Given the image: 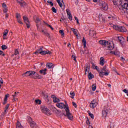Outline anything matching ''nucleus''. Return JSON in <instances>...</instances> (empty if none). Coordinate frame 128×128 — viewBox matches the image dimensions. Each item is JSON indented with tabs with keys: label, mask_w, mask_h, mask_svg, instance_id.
I'll list each match as a JSON object with an SVG mask.
<instances>
[{
	"label": "nucleus",
	"mask_w": 128,
	"mask_h": 128,
	"mask_svg": "<svg viewBox=\"0 0 128 128\" xmlns=\"http://www.w3.org/2000/svg\"><path fill=\"white\" fill-rule=\"evenodd\" d=\"M18 22L19 24H22V21L20 19L18 20Z\"/></svg>",
	"instance_id": "obj_56"
},
{
	"label": "nucleus",
	"mask_w": 128,
	"mask_h": 128,
	"mask_svg": "<svg viewBox=\"0 0 128 128\" xmlns=\"http://www.w3.org/2000/svg\"><path fill=\"white\" fill-rule=\"evenodd\" d=\"M9 107H10V104H8L6 106L5 109H6V110H8Z\"/></svg>",
	"instance_id": "obj_51"
},
{
	"label": "nucleus",
	"mask_w": 128,
	"mask_h": 128,
	"mask_svg": "<svg viewBox=\"0 0 128 128\" xmlns=\"http://www.w3.org/2000/svg\"><path fill=\"white\" fill-rule=\"evenodd\" d=\"M118 40L120 42H122L124 40V38L122 36H118Z\"/></svg>",
	"instance_id": "obj_25"
},
{
	"label": "nucleus",
	"mask_w": 128,
	"mask_h": 128,
	"mask_svg": "<svg viewBox=\"0 0 128 128\" xmlns=\"http://www.w3.org/2000/svg\"><path fill=\"white\" fill-rule=\"evenodd\" d=\"M26 26L28 28H30V23H26Z\"/></svg>",
	"instance_id": "obj_54"
},
{
	"label": "nucleus",
	"mask_w": 128,
	"mask_h": 128,
	"mask_svg": "<svg viewBox=\"0 0 128 128\" xmlns=\"http://www.w3.org/2000/svg\"><path fill=\"white\" fill-rule=\"evenodd\" d=\"M46 100L47 102H50V98H47L46 99Z\"/></svg>",
	"instance_id": "obj_64"
},
{
	"label": "nucleus",
	"mask_w": 128,
	"mask_h": 128,
	"mask_svg": "<svg viewBox=\"0 0 128 128\" xmlns=\"http://www.w3.org/2000/svg\"><path fill=\"white\" fill-rule=\"evenodd\" d=\"M24 18V22H26V24H30V21L28 20V17L24 16L23 17Z\"/></svg>",
	"instance_id": "obj_22"
},
{
	"label": "nucleus",
	"mask_w": 128,
	"mask_h": 128,
	"mask_svg": "<svg viewBox=\"0 0 128 128\" xmlns=\"http://www.w3.org/2000/svg\"><path fill=\"white\" fill-rule=\"evenodd\" d=\"M46 70H48V69L44 68L43 70H40L39 72H40L41 74H43V76H46Z\"/></svg>",
	"instance_id": "obj_14"
},
{
	"label": "nucleus",
	"mask_w": 128,
	"mask_h": 128,
	"mask_svg": "<svg viewBox=\"0 0 128 128\" xmlns=\"http://www.w3.org/2000/svg\"><path fill=\"white\" fill-rule=\"evenodd\" d=\"M51 54L52 52L48 50L42 51V52H41V54H42V56H44V54Z\"/></svg>",
	"instance_id": "obj_16"
},
{
	"label": "nucleus",
	"mask_w": 128,
	"mask_h": 128,
	"mask_svg": "<svg viewBox=\"0 0 128 128\" xmlns=\"http://www.w3.org/2000/svg\"><path fill=\"white\" fill-rule=\"evenodd\" d=\"M45 36H46L50 37V34L48 33L47 32V33H46V34Z\"/></svg>",
	"instance_id": "obj_63"
},
{
	"label": "nucleus",
	"mask_w": 128,
	"mask_h": 128,
	"mask_svg": "<svg viewBox=\"0 0 128 128\" xmlns=\"http://www.w3.org/2000/svg\"><path fill=\"white\" fill-rule=\"evenodd\" d=\"M47 2L48 4H50L51 5V6H54V3H52V2H50V0L47 1Z\"/></svg>",
	"instance_id": "obj_45"
},
{
	"label": "nucleus",
	"mask_w": 128,
	"mask_h": 128,
	"mask_svg": "<svg viewBox=\"0 0 128 128\" xmlns=\"http://www.w3.org/2000/svg\"><path fill=\"white\" fill-rule=\"evenodd\" d=\"M51 98H53V102H60V98L56 97V96L52 95Z\"/></svg>",
	"instance_id": "obj_12"
},
{
	"label": "nucleus",
	"mask_w": 128,
	"mask_h": 128,
	"mask_svg": "<svg viewBox=\"0 0 128 128\" xmlns=\"http://www.w3.org/2000/svg\"><path fill=\"white\" fill-rule=\"evenodd\" d=\"M90 72V65L87 64L85 68V74Z\"/></svg>",
	"instance_id": "obj_17"
},
{
	"label": "nucleus",
	"mask_w": 128,
	"mask_h": 128,
	"mask_svg": "<svg viewBox=\"0 0 128 128\" xmlns=\"http://www.w3.org/2000/svg\"><path fill=\"white\" fill-rule=\"evenodd\" d=\"M42 32H43L44 34L46 36V33L48 32H46V31H44V30H42Z\"/></svg>",
	"instance_id": "obj_57"
},
{
	"label": "nucleus",
	"mask_w": 128,
	"mask_h": 128,
	"mask_svg": "<svg viewBox=\"0 0 128 128\" xmlns=\"http://www.w3.org/2000/svg\"><path fill=\"white\" fill-rule=\"evenodd\" d=\"M35 102L38 104H42V102H41L40 100H36Z\"/></svg>",
	"instance_id": "obj_42"
},
{
	"label": "nucleus",
	"mask_w": 128,
	"mask_h": 128,
	"mask_svg": "<svg viewBox=\"0 0 128 128\" xmlns=\"http://www.w3.org/2000/svg\"><path fill=\"white\" fill-rule=\"evenodd\" d=\"M0 82L1 84H4V80H2V78H0Z\"/></svg>",
	"instance_id": "obj_61"
},
{
	"label": "nucleus",
	"mask_w": 128,
	"mask_h": 128,
	"mask_svg": "<svg viewBox=\"0 0 128 128\" xmlns=\"http://www.w3.org/2000/svg\"><path fill=\"white\" fill-rule=\"evenodd\" d=\"M46 66V68H54V64L52 63H48Z\"/></svg>",
	"instance_id": "obj_19"
},
{
	"label": "nucleus",
	"mask_w": 128,
	"mask_h": 128,
	"mask_svg": "<svg viewBox=\"0 0 128 128\" xmlns=\"http://www.w3.org/2000/svg\"><path fill=\"white\" fill-rule=\"evenodd\" d=\"M36 24H38V22H40V18H36Z\"/></svg>",
	"instance_id": "obj_40"
},
{
	"label": "nucleus",
	"mask_w": 128,
	"mask_h": 128,
	"mask_svg": "<svg viewBox=\"0 0 128 128\" xmlns=\"http://www.w3.org/2000/svg\"><path fill=\"white\" fill-rule=\"evenodd\" d=\"M48 98V95H44V98H45V100H46Z\"/></svg>",
	"instance_id": "obj_58"
},
{
	"label": "nucleus",
	"mask_w": 128,
	"mask_h": 128,
	"mask_svg": "<svg viewBox=\"0 0 128 128\" xmlns=\"http://www.w3.org/2000/svg\"><path fill=\"white\" fill-rule=\"evenodd\" d=\"M89 116H90L91 118H94V114L90 113V112H89Z\"/></svg>",
	"instance_id": "obj_43"
},
{
	"label": "nucleus",
	"mask_w": 128,
	"mask_h": 128,
	"mask_svg": "<svg viewBox=\"0 0 128 128\" xmlns=\"http://www.w3.org/2000/svg\"><path fill=\"white\" fill-rule=\"evenodd\" d=\"M113 28L118 32H126V28L124 26H120L118 25H114Z\"/></svg>",
	"instance_id": "obj_4"
},
{
	"label": "nucleus",
	"mask_w": 128,
	"mask_h": 128,
	"mask_svg": "<svg viewBox=\"0 0 128 128\" xmlns=\"http://www.w3.org/2000/svg\"><path fill=\"white\" fill-rule=\"evenodd\" d=\"M60 34H61L62 36H64V30H60L59 31Z\"/></svg>",
	"instance_id": "obj_37"
},
{
	"label": "nucleus",
	"mask_w": 128,
	"mask_h": 128,
	"mask_svg": "<svg viewBox=\"0 0 128 128\" xmlns=\"http://www.w3.org/2000/svg\"><path fill=\"white\" fill-rule=\"evenodd\" d=\"M36 74V72L34 70L28 71L23 74L24 76H30V78H32L33 76Z\"/></svg>",
	"instance_id": "obj_6"
},
{
	"label": "nucleus",
	"mask_w": 128,
	"mask_h": 128,
	"mask_svg": "<svg viewBox=\"0 0 128 128\" xmlns=\"http://www.w3.org/2000/svg\"><path fill=\"white\" fill-rule=\"evenodd\" d=\"M70 96H71L72 98H74V96H75L74 92H70Z\"/></svg>",
	"instance_id": "obj_35"
},
{
	"label": "nucleus",
	"mask_w": 128,
	"mask_h": 128,
	"mask_svg": "<svg viewBox=\"0 0 128 128\" xmlns=\"http://www.w3.org/2000/svg\"><path fill=\"white\" fill-rule=\"evenodd\" d=\"M16 128H24L20 122H18L16 124Z\"/></svg>",
	"instance_id": "obj_23"
},
{
	"label": "nucleus",
	"mask_w": 128,
	"mask_h": 128,
	"mask_svg": "<svg viewBox=\"0 0 128 128\" xmlns=\"http://www.w3.org/2000/svg\"><path fill=\"white\" fill-rule=\"evenodd\" d=\"M72 59H73L75 62H76V56L72 55Z\"/></svg>",
	"instance_id": "obj_44"
},
{
	"label": "nucleus",
	"mask_w": 128,
	"mask_h": 128,
	"mask_svg": "<svg viewBox=\"0 0 128 128\" xmlns=\"http://www.w3.org/2000/svg\"><path fill=\"white\" fill-rule=\"evenodd\" d=\"M8 34V30H6L4 32L3 36H6Z\"/></svg>",
	"instance_id": "obj_30"
},
{
	"label": "nucleus",
	"mask_w": 128,
	"mask_h": 128,
	"mask_svg": "<svg viewBox=\"0 0 128 128\" xmlns=\"http://www.w3.org/2000/svg\"><path fill=\"white\" fill-rule=\"evenodd\" d=\"M41 110L44 112V114H46L48 112V110L46 106H42L41 107Z\"/></svg>",
	"instance_id": "obj_13"
},
{
	"label": "nucleus",
	"mask_w": 128,
	"mask_h": 128,
	"mask_svg": "<svg viewBox=\"0 0 128 128\" xmlns=\"http://www.w3.org/2000/svg\"><path fill=\"white\" fill-rule=\"evenodd\" d=\"M0 54L2 56H4L5 54L4 53V52L0 50Z\"/></svg>",
	"instance_id": "obj_46"
},
{
	"label": "nucleus",
	"mask_w": 128,
	"mask_h": 128,
	"mask_svg": "<svg viewBox=\"0 0 128 128\" xmlns=\"http://www.w3.org/2000/svg\"><path fill=\"white\" fill-rule=\"evenodd\" d=\"M110 112V107L108 105H106L104 106V108L102 110V114L104 118H106L108 114Z\"/></svg>",
	"instance_id": "obj_2"
},
{
	"label": "nucleus",
	"mask_w": 128,
	"mask_h": 128,
	"mask_svg": "<svg viewBox=\"0 0 128 128\" xmlns=\"http://www.w3.org/2000/svg\"><path fill=\"white\" fill-rule=\"evenodd\" d=\"M28 122L32 128H34L36 126V124L35 122L32 120V118L30 116L28 117Z\"/></svg>",
	"instance_id": "obj_7"
},
{
	"label": "nucleus",
	"mask_w": 128,
	"mask_h": 128,
	"mask_svg": "<svg viewBox=\"0 0 128 128\" xmlns=\"http://www.w3.org/2000/svg\"><path fill=\"white\" fill-rule=\"evenodd\" d=\"M56 106H58V108H64L66 112V114H64V116H66L68 120H72L73 116L70 112V109L68 108V104H64L62 102H59L56 104Z\"/></svg>",
	"instance_id": "obj_1"
},
{
	"label": "nucleus",
	"mask_w": 128,
	"mask_h": 128,
	"mask_svg": "<svg viewBox=\"0 0 128 128\" xmlns=\"http://www.w3.org/2000/svg\"><path fill=\"white\" fill-rule=\"evenodd\" d=\"M38 76L39 74L35 72V74H34V76H33L32 78H38Z\"/></svg>",
	"instance_id": "obj_32"
},
{
	"label": "nucleus",
	"mask_w": 128,
	"mask_h": 128,
	"mask_svg": "<svg viewBox=\"0 0 128 128\" xmlns=\"http://www.w3.org/2000/svg\"><path fill=\"white\" fill-rule=\"evenodd\" d=\"M96 90V84H93L92 85V90H93V92H94V90Z\"/></svg>",
	"instance_id": "obj_28"
},
{
	"label": "nucleus",
	"mask_w": 128,
	"mask_h": 128,
	"mask_svg": "<svg viewBox=\"0 0 128 128\" xmlns=\"http://www.w3.org/2000/svg\"><path fill=\"white\" fill-rule=\"evenodd\" d=\"M58 4H59L60 8H62V4L60 2V0H56Z\"/></svg>",
	"instance_id": "obj_31"
},
{
	"label": "nucleus",
	"mask_w": 128,
	"mask_h": 128,
	"mask_svg": "<svg viewBox=\"0 0 128 128\" xmlns=\"http://www.w3.org/2000/svg\"><path fill=\"white\" fill-rule=\"evenodd\" d=\"M23 2L24 0H17V2L20 4Z\"/></svg>",
	"instance_id": "obj_47"
},
{
	"label": "nucleus",
	"mask_w": 128,
	"mask_h": 128,
	"mask_svg": "<svg viewBox=\"0 0 128 128\" xmlns=\"http://www.w3.org/2000/svg\"><path fill=\"white\" fill-rule=\"evenodd\" d=\"M6 12H8V8H4V12L6 14Z\"/></svg>",
	"instance_id": "obj_50"
},
{
	"label": "nucleus",
	"mask_w": 128,
	"mask_h": 128,
	"mask_svg": "<svg viewBox=\"0 0 128 128\" xmlns=\"http://www.w3.org/2000/svg\"><path fill=\"white\" fill-rule=\"evenodd\" d=\"M100 76L102 78V76H108L110 74V72L108 70L106 69V66H104L100 70V72H99Z\"/></svg>",
	"instance_id": "obj_3"
},
{
	"label": "nucleus",
	"mask_w": 128,
	"mask_h": 128,
	"mask_svg": "<svg viewBox=\"0 0 128 128\" xmlns=\"http://www.w3.org/2000/svg\"><path fill=\"white\" fill-rule=\"evenodd\" d=\"M74 18H75L76 20L77 24H78V18L74 17Z\"/></svg>",
	"instance_id": "obj_60"
},
{
	"label": "nucleus",
	"mask_w": 128,
	"mask_h": 128,
	"mask_svg": "<svg viewBox=\"0 0 128 128\" xmlns=\"http://www.w3.org/2000/svg\"><path fill=\"white\" fill-rule=\"evenodd\" d=\"M99 6H101L102 8L104 10H106L108 8V4L106 3V2L104 1H100L99 2Z\"/></svg>",
	"instance_id": "obj_5"
},
{
	"label": "nucleus",
	"mask_w": 128,
	"mask_h": 128,
	"mask_svg": "<svg viewBox=\"0 0 128 128\" xmlns=\"http://www.w3.org/2000/svg\"><path fill=\"white\" fill-rule=\"evenodd\" d=\"M89 34L91 36H93V38H94V36H96V31L94 30H90L89 31Z\"/></svg>",
	"instance_id": "obj_15"
},
{
	"label": "nucleus",
	"mask_w": 128,
	"mask_h": 128,
	"mask_svg": "<svg viewBox=\"0 0 128 128\" xmlns=\"http://www.w3.org/2000/svg\"><path fill=\"white\" fill-rule=\"evenodd\" d=\"M110 54H115L116 56V52L114 51H111L110 52Z\"/></svg>",
	"instance_id": "obj_53"
},
{
	"label": "nucleus",
	"mask_w": 128,
	"mask_h": 128,
	"mask_svg": "<svg viewBox=\"0 0 128 128\" xmlns=\"http://www.w3.org/2000/svg\"><path fill=\"white\" fill-rule=\"evenodd\" d=\"M94 78V74H92V72H90L88 74V80H92Z\"/></svg>",
	"instance_id": "obj_21"
},
{
	"label": "nucleus",
	"mask_w": 128,
	"mask_h": 128,
	"mask_svg": "<svg viewBox=\"0 0 128 128\" xmlns=\"http://www.w3.org/2000/svg\"><path fill=\"white\" fill-rule=\"evenodd\" d=\"M52 10L53 12H54L55 14H56V9L54 7H52Z\"/></svg>",
	"instance_id": "obj_38"
},
{
	"label": "nucleus",
	"mask_w": 128,
	"mask_h": 128,
	"mask_svg": "<svg viewBox=\"0 0 128 128\" xmlns=\"http://www.w3.org/2000/svg\"><path fill=\"white\" fill-rule=\"evenodd\" d=\"M20 6H26V3L24 1L22 2V3L20 4Z\"/></svg>",
	"instance_id": "obj_33"
},
{
	"label": "nucleus",
	"mask_w": 128,
	"mask_h": 128,
	"mask_svg": "<svg viewBox=\"0 0 128 128\" xmlns=\"http://www.w3.org/2000/svg\"><path fill=\"white\" fill-rule=\"evenodd\" d=\"M18 94H20V92H15L14 94L12 95L13 98H18Z\"/></svg>",
	"instance_id": "obj_27"
},
{
	"label": "nucleus",
	"mask_w": 128,
	"mask_h": 128,
	"mask_svg": "<svg viewBox=\"0 0 128 128\" xmlns=\"http://www.w3.org/2000/svg\"><path fill=\"white\" fill-rule=\"evenodd\" d=\"M16 17L18 20H20V15L19 14H16Z\"/></svg>",
	"instance_id": "obj_41"
},
{
	"label": "nucleus",
	"mask_w": 128,
	"mask_h": 128,
	"mask_svg": "<svg viewBox=\"0 0 128 128\" xmlns=\"http://www.w3.org/2000/svg\"><path fill=\"white\" fill-rule=\"evenodd\" d=\"M2 8H6V4L3 3L2 4Z\"/></svg>",
	"instance_id": "obj_49"
},
{
	"label": "nucleus",
	"mask_w": 128,
	"mask_h": 128,
	"mask_svg": "<svg viewBox=\"0 0 128 128\" xmlns=\"http://www.w3.org/2000/svg\"><path fill=\"white\" fill-rule=\"evenodd\" d=\"M72 105L74 106L76 108H77L78 106L76 105V102H72Z\"/></svg>",
	"instance_id": "obj_48"
},
{
	"label": "nucleus",
	"mask_w": 128,
	"mask_h": 128,
	"mask_svg": "<svg viewBox=\"0 0 128 128\" xmlns=\"http://www.w3.org/2000/svg\"><path fill=\"white\" fill-rule=\"evenodd\" d=\"M106 46H107L108 50H114V43H112V42L108 41Z\"/></svg>",
	"instance_id": "obj_9"
},
{
	"label": "nucleus",
	"mask_w": 128,
	"mask_h": 128,
	"mask_svg": "<svg viewBox=\"0 0 128 128\" xmlns=\"http://www.w3.org/2000/svg\"><path fill=\"white\" fill-rule=\"evenodd\" d=\"M66 12L68 14V18L70 20H72V14H70V11L68 9L66 10Z\"/></svg>",
	"instance_id": "obj_11"
},
{
	"label": "nucleus",
	"mask_w": 128,
	"mask_h": 128,
	"mask_svg": "<svg viewBox=\"0 0 128 128\" xmlns=\"http://www.w3.org/2000/svg\"><path fill=\"white\" fill-rule=\"evenodd\" d=\"M19 52H18V49L15 50V52L14 53V54L15 56H16L17 54H18Z\"/></svg>",
	"instance_id": "obj_39"
},
{
	"label": "nucleus",
	"mask_w": 128,
	"mask_h": 128,
	"mask_svg": "<svg viewBox=\"0 0 128 128\" xmlns=\"http://www.w3.org/2000/svg\"><path fill=\"white\" fill-rule=\"evenodd\" d=\"M8 96H10V94H8L6 95L5 98H4V104H6V102L8 100Z\"/></svg>",
	"instance_id": "obj_29"
},
{
	"label": "nucleus",
	"mask_w": 128,
	"mask_h": 128,
	"mask_svg": "<svg viewBox=\"0 0 128 128\" xmlns=\"http://www.w3.org/2000/svg\"><path fill=\"white\" fill-rule=\"evenodd\" d=\"M82 42L83 44V46H84V48H86V40L84 37L82 38Z\"/></svg>",
	"instance_id": "obj_20"
},
{
	"label": "nucleus",
	"mask_w": 128,
	"mask_h": 128,
	"mask_svg": "<svg viewBox=\"0 0 128 128\" xmlns=\"http://www.w3.org/2000/svg\"><path fill=\"white\" fill-rule=\"evenodd\" d=\"M71 30L73 32L74 34H76V36H78V30H76L74 28H72Z\"/></svg>",
	"instance_id": "obj_24"
},
{
	"label": "nucleus",
	"mask_w": 128,
	"mask_h": 128,
	"mask_svg": "<svg viewBox=\"0 0 128 128\" xmlns=\"http://www.w3.org/2000/svg\"><path fill=\"white\" fill-rule=\"evenodd\" d=\"M2 48L3 50H6V48H8V46L6 45H2Z\"/></svg>",
	"instance_id": "obj_36"
},
{
	"label": "nucleus",
	"mask_w": 128,
	"mask_h": 128,
	"mask_svg": "<svg viewBox=\"0 0 128 128\" xmlns=\"http://www.w3.org/2000/svg\"><path fill=\"white\" fill-rule=\"evenodd\" d=\"M100 66H104V57L100 58Z\"/></svg>",
	"instance_id": "obj_18"
},
{
	"label": "nucleus",
	"mask_w": 128,
	"mask_h": 128,
	"mask_svg": "<svg viewBox=\"0 0 128 128\" xmlns=\"http://www.w3.org/2000/svg\"><path fill=\"white\" fill-rule=\"evenodd\" d=\"M98 103L96 100H94L90 104V108H96V106H98Z\"/></svg>",
	"instance_id": "obj_8"
},
{
	"label": "nucleus",
	"mask_w": 128,
	"mask_h": 128,
	"mask_svg": "<svg viewBox=\"0 0 128 128\" xmlns=\"http://www.w3.org/2000/svg\"><path fill=\"white\" fill-rule=\"evenodd\" d=\"M86 124H90V120H87L86 121Z\"/></svg>",
	"instance_id": "obj_62"
},
{
	"label": "nucleus",
	"mask_w": 128,
	"mask_h": 128,
	"mask_svg": "<svg viewBox=\"0 0 128 128\" xmlns=\"http://www.w3.org/2000/svg\"><path fill=\"white\" fill-rule=\"evenodd\" d=\"M113 3H114V4L115 6L118 4V2H116V0H114Z\"/></svg>",
	"instance_id": "obj_55"
},
{
	"label": "nucleus",
	"mask_w": 128,
	"mask_h": 128,
	"mask_svg": "<svg viewBox=\"0 0 128 128\" xmlns=\"http://www.w3.org/2000/svg\"><path fill=\"white\" fill-rule=\"evenodd\" d=\"M42 52V48H40L38 50H36L34 54H41V52Z\"/></svg>",
	"instance_id": "obj_26"
},
{
	"label": "nucleus",
	"mask_w": 128,
	"mask_h": 128,
	"mask_svg": "<svg viewBox=\"0 0 128 128\" xmlns=\"http://www.w3.org/2000/svg\"><path fill=\"white\" fill-rule=\"evenodd\" d=\"M108 42V41H106L104 40H99V44H101V46H106Z\"/></svg>",
	"instance_id": "obj_10"
},
{
	"label": "nucleus",
	"mask_w": 128,
	"mask_h": 128,
	"mask_svg": "<svg viewBox=\"0 0 128 128\" xmlns=\"http://www.w3.org/2000/svg\"><path fill=\"white\" fill-rule=\"evenodd\" d=\"M95 68L97 70H100V68H98V66H95Z\"/></svg>",
	"instance_id": "obj_59"
},
{
	"label": "nucleus",
	"mask_w": 128,
	"mask_h": 128,
	"mask_svg": "<svg viewBox=\"0 0 128 128\" xmlns=\"http://www.w3.org/2000/svg\"><path fill=\"white\" fill-rule=\"evenodd\" d=\"M37 78H39L40 80L42 78V76L40 75H38V77H37Z\"/></svg>",
	"instance_id": "obj_52"
},
{
	"label": "nucleus",
	"mask_w": 128,
	"mask_h": 128,
	"mask_svg": "<svg viewBox=\"0 0 128 128\" xmlns=\"http://www.w3.org/2000/svg\"><path fill=\"white\" fill-rule=\"evenodd\" d=\"M99 20H100V22H104V20H106V19L102 16H100Z\"/></svg>",
	"instance_id": "obj_34"
}]
</instances>
